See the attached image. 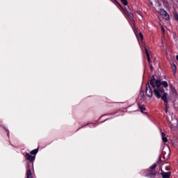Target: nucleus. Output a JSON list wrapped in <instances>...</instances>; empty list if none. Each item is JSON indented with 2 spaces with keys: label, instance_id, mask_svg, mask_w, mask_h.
Here are the masks:
<instances>
[{
  "label": "nucleus",
  "instance_id": "obj_10",
  "mask_svg": "<svg viewBox=\"0 0 178 178\" xmlns=\"http://www.w3.org/2000/svg\"><path fill=\"white\" fill-rule=\"evenodd\" d=\"M170 92L172 95H176V89L172 85H170Z\"/></svg>",
  "mask_w": 178,
  "mask_h": 178
},
{
  "label": "nucleus",
  "instance_id": "obj_11",
  "mask_svg": "<svg viewBox=\"0 0 178 178\" xmlns=\"http://www.w3.org/2000/svg\"><path fill=\"white\" fill-rule=\"evenodd\" d=\"M161 176L163 178H169L170 177V172H162Z\"/></svg>",
  "mask_w": 178,
  "mask_h": 178
},
{
  "label": "nucleus",
  "instance_id": "obj_4",
  "mask_svg": "<svg viewBox=\"0 0 178 178\" xmlns=\"http://www.w3.org/2000/svg\"><path fill=\"white\" fill-rule=\"evenodd\" d=\"M25 159L29 161V162H34L35 161V156H31L29 153H25Z\"/></svg>",
  "mask_w": 178,
  "mask_h": 178
},
{
  "label": "nucleus",
  "instance_id": "obj_1",
  "mask_svg": "<svg viewBox=\"0 0 178 178\" xmlns=\"http://www.w3.org/2000/svg\"><path fill=\"white\" fill-rule=\"evenodd\" d=\"M150 85L154 88L155 97H156L158 99L161 98L163 102H166V100H168V93H166L165 89L161 86V81L152 78L150 81Z\"/></svg>",
  "mask_w": 178,
  "mask_h": 178
},
{
  "label": "nucleus",
  "instance_id": "obj_23",
  "mask_svg": "<svg viewBox=\"0 0 178 178\" xmlns=\"http://www.w3.org/2000/svg\"><path fill=\"white\" fill-rule=\"evenodd\" d=\"M139 37L141 40H143V38H144V36L143 35V33H139Z\"/></svg>",
  "mask_w": 178,
  "mask_h": 178
},
{
  "label": "nucleus",
  "instance_id": "obj_25",
  "mask_svg": "<svg viewBox=\"0 0 178 178\" xmlns=\"http://www.w3.org/2000/svg\"><path fill=\"white\" fill-rule=\"evenodd\" d=\"M171 144H172V145H175V141L171 140Z\"/></svg>",
  "mask_w": 178,
  "mask_h": 178
},
{
  "label": "nucleus",
  "instance_id": "obj_18",
  "mask_svg": "<svg viewBox=\"0 0 178 178\" xmlns=\"http://www.w3.org/2000/svg\"><path fill=\"white\" fill-rule=\"evenodd\" d=\"M155 173L154 172H150L149 174H147L146 175L147 177H150V178H152V177H155Z\"/></svg>",
  "mask_w": 178,
  "mask_h": 178
},
{
  "label": "nucleus",
  "instance_id": "obj_17",
  "mask_svg": "<svg viewBox=\"0 0 178 178\" xmlns=\"http://www.w3.org/2000/svg\"><path fill=\"white\" fill-rule=\"evenodd\" d=\"M162 86H163L165 87V88H168V82L166 81H162L161 82V87H162Z\"/></svg>",
  "mask_w": 178,
  "mask_h": 178
},
{
  "label": "nucleus",
  "instance_id": "obj_14",
  "mask_svg": "<svg viewBox=\"0 0 178 178\" xmlns=\"http://www.w3.org/2000/svg\"><path fill=\"white\" fill-rule=\"evenodd\" d=\"M168 99L166 100V102H164L166 113H168V109H169V104H168Z\"/></svg>",
  "mask_w": 178,
  "mask_h": 178
},
{
  "label": "nucleus",
  "instance_id": "obj_15",
  "mask_svg": "<svg viewBox=\"0 0 178 178\" xmlns=\"http://www.w3.org/2000/svg\"><path fill=\"white\" fill-rule=\"evenodd\" d=\"M37 154H38V149H35L31 151V155H37Z\"/></svg>",
  "mask_w": 178,
  "mask_h": 178
},
{
  "label": "nucleus",
  "instance_id": "obj_20",
  "mask_svg": "<svg viewBox=\"0 0 178 178\" xmlns=\"http://www.w3.org/2000/svg\"><path fill=\"white\" fill-rule=\"evenodd\" d=\"M140 111H141L143 113H144V111H145V107H144V106H140Z\"/></svg>",
  "mask_w": 178,
  "mask_h": 178
},
{
  "label": "nucleus",
  "instance_id": "obj_19",
  "mask_svg": "<svg viewBox=\"0 0 178 178\" xmlns=\"http://www.w3.org/2000/svg\"><path fill=\"white\" fill-rule=\"evenodd\" d=\"M121 2H122V3H124V5L125 6H127V4H128L127 0H121Z\"/></svg>",
  "mask_w": 178,
  "mask_h": 178
},
{
  "label": "nucleus",
  "instance_id": "obj_12",
  "mask_svg": "<svg viewBox=\"0 0 178 178\" xmlns=\"http://www.w3.org/2000/svg\"><path fill=\"white\" fill-rule=\"evenodd\" d=\"M161 138L163 143H166L168 141V138H166V134L164 133H161Z\"/></svg>",
  "mask_w": 178,
  "mask_h": 178
},
{
  "label": "nucleus",
  "instance_id": "obj_6",
  "mask_svg": "<svg viewBox=\"0 0 178 178\" xmlns=\"http://www.w3.org/2000/svg\"><path fill=\"white\" fill-rule=\"evenodd\" d=\"M124 13L127 15V16H128L129 19L133 20V14L129 12L127 10H124Z\"/></svg>",
  "mask_w": 178,
  "mask_h": 178
},
{
  "label": "nucleus",
  "instance_id": "obj_9",
  "mask_svg": "<svg viewBox=\"0 0 178 178\" xmlns=\"http://www.w3.org/2000/svg\"><path fill=\"white\" fill-rule=\"evenodd\" d=\"M159 1L161 2H163L165 6H168V1H166V0H155V1L158 3L159 6H161V4L159 3Z\"/></svg>",
  "mask_w": 178,
  "mask_h": 178
},
{
  "label": "nucleus",
  "instance_id": "obj_2",
  "mask_svg": "<svg viewBox=\"0 0 178 178\" xmlns=\"http://www.w3.org/2000/svg\"><path fill=\"white\" fill-rule=\"evenodd\" d=\"M156 12L165 20H169V15L168 13L162 8H156Z\"/></svg>",
  "mask_w": 178,
  "mask_h": 178
},
{
  "label": "nucleus",
  "instance_id": "obj_16",
  "mask_svg": "<svg viewBox=\"0 0 178 178\" xmlns=\"http://www.w3.org/2000/svg\"><path fill=\"white\" fill-rule=\"evenodd\" d=\"M176 70H177L176 65L172 64V72L174 74H176Z\"/></svg>",
  "mask_w": 178,
  "mask_h": 178
},
{
  "label": "nucleus",
  "instance_id": "obj_8",
  "mask_svg": "<svg viewBox=\"0 0 178 178\" xmlns=\"http://www.w3.org/2000/svg\"><path fill=\"white\" fill-rule=\"evenodd\" d=\"M167 147H168V151H167V152H165L164 156H165V158L168 159L170 156V147H169V146H167Z\"/></svg>",
  "mask_w": 178,
  "mask_h": 178
},
{
  "label": "nucleus",
  "instance_id": "obj_7",
  "mask_svg": "<svg viewBox=\"0 0 178 178\" xmlns=\"http://www.w3.org/2000/svg\"><path fill=\"white\" fill-rule=\"evenodd\" d=\"M170 124L172 127H177V125H178L177 119L172 120V121L170 122Z\"/></svg>",
  "mask_w": 178,
  "mask_h": 178
},
{
  "label": "nucleus",
  "instance_id": "obj_22",
  "mask_svg": "<svg viewBox=\"0 0 178 178\" xmlns=\"http://www.w3.org/2000/svg\"><path fill=\"white\" fill-rule=\"evenodd\" d=\"M174 17H175V20H178V15L177 13L174 14Z\"/></svg>",
  "mask_w": 178,
  "mask_h": 178
},
{
  "label": "nucleus",
  "instance_id": "obj_21",
  "mask_svg": "<svg viewBox=\"0 0 178 178\" xmlns=\"http://www.w3.org/2000/svg\"><path fill=\"white\" fill-rule=\"evenodd\" d=\"M155 168H156V163H154L152 166H150L149 169H155Z\"/></svg>",
  "mask_w": 178,
  "mask_h": 178
},
{
  "label": "nucleus",
  "instance_id": "obj_24",
  "mask_svg": "<svg viewBox=\"0 0 178 178\" xmlns=\"http://www.w3.org/2000/svg\"><path fill=\"white\" fill-rule=\"evenodd\" d=\"M161 30H162L163 33H165V28H163V26H161Z\"/></svg>",
  "mask_w": 178,
  "mask_h": 178
},
{
  "label": "nucleus",
  "instance_id": "obj_26",
  "mask_svg": "<svg viewBox=\"0 0 178 178\" xmlns=\"http://www.w3.org/2000/svg\"><path fill=\"white\" fill-rule=\"evenodd\" d=\"M150 4L153 5L152 2H150Z\"/></svg>",
  "mask_w": 178,
  "mask_h": 178
},
{
  "label": "nucleus",
  "instance_id": "obj_13",
  "mask_svg": "<svg viewBox=\"0 0 178 178\" xmlns=\"http://www.w3.org/2000/svg\"><path fill=\"white\" fill-rule=\"evenodd\" d=\"M26 178H33V175L31 174V170L30 169L27 170Z\"/></svg>",
  "mask_w": 178,
  "mask_h": 178
},
{
  "label": "nucleus",
  "instance_id": "obj_5",
  "mask_svg": "<svg viewBox=\"0 0 178 178\" xmlns=\"http://www.w3.org/2000/svg\"><path fill=\"white\" fill-rule=\"evenodd\" d=\"M145 54L147 56V60L149 62V64L150 65V69L152 72V70H154V67H152V64H151V58H149V54H148V50L147 49H145Z\"/></svg>",
  "mask_w": 178,
  "mask_h": 178
},
{
  "label": "nucleus",
  "instance_id": "obj_3",
  "mask_svg": "<svg viewBox=\"0 0 178 178\" xmlns=\"http://www.w3.org/2000/svg\"><path fill=\"white\" fill-rule=\"evenodd\" d=\"M145 92L147 97H152V90L151 89V87L148 83L146 85Z\"/></svg>",
  "mask_w": 178,
  "mask_h": 178
}]
</instances>
